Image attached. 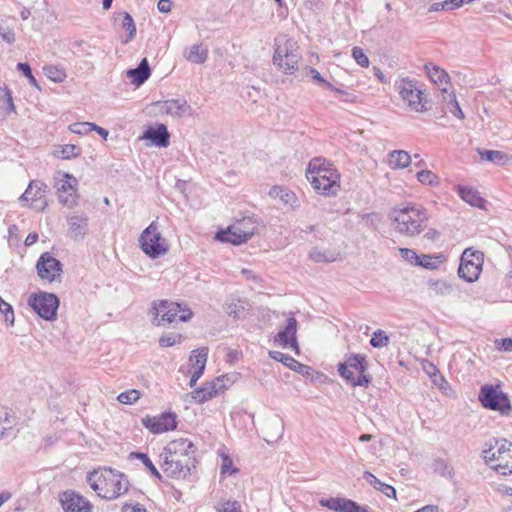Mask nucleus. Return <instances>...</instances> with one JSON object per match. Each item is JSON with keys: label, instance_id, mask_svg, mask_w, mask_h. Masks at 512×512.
Instances as JSON below:
<instances>
[{"label": "nucleus", "instance_id": "38", "mask_svg": "<svg viewBox=\"0 0 512 512\" xmlns=\"http://www.w3.org/2000/svg\"><path fill=\"white\" fill-rule=\"evenodd\" d=\"M81 148L74 144L60 145L54 150V156L61 159H72L81 155Z\"/></svg>", "mask_w": 512, "mask_h": 512}, {"label": "nucleus", "instance_id": "20", "mask_svg": "<svg viewBox=\"0 0 512 512\" xmlns=\"http://www.w3.org/2000/svg\"><path fill=\"white\" fill-rule=\"evenodd\" d=\"M319 504L334 512H370L367 507L361 506L353 500L340 497L322 498L319 500Z\"/></svg>", "mask_w": 512, "mask_h": 512}, {"label": "nucleus", "instance_id": "23", "mask_svg": "<svg viewBox=\"0 0 512 512\" xmlns=\"http://www.w3.org/2000/svg\"><path fill=\"white\" fill-rule=\"evenodd\" d=\"M264 440L267 443H276L284 434V421L279 415H274L265 420L262 428Z\"/></svg>", "mask_w": 512, "mask_h": 512}, {"label": "nucleus", "instance_id": "14", "mask_svg": "<svg viewBox=\"0 0 512 512\" xmlns=\"http://www.w3.org/2000/svg\"><path fill=\"white\" fill-rule=\"evenodd\" d=\"M55 188L59 202L68 208H72L77 204V179L69 173H57Z\"/></svg>", "mask_w": 512, "mask_h": 512}, {"label": "nucleus", "instance_id": "2", "mask_svg": "<svg viewBox=\"0 0 512 512\" xmlns=\"http://www.w3.org/2000/svg\"><path fill=\"white\" fill-rule=\"evenodd\" d=\"M389 218L396 232L414 237L426 229L428 214L422 206L407 203L394 207L389 213Z\"/></svg>", "mask_w": 512, "mask_h": 512}, {"label": "nucleus", "instance_id": "57", "mask_svg": "<svg viewBox=\"0 0 512 512\" xmlns=\"http://www.w3.org/2000/svg\"><path fill=\"white\" fill-rule=\"evenodd\" d=\"M399 253L404 260L415 266L417 265L419 255L414 250L409 248H400Z\"/></svg>", "mask_w": 512, "mask_h": 512}, {"label": "nucleus", "instance_id": "59", "mask_svg": "<svg viewBox=\"0 0 512 512\" xmlns=\"http://www.w3.org/2000/svg\"><path fill=\"white\" fill-rule=\"evenodd\" d=\"M238 472L236 467H233V462L228 456H224L221 465V474H235Z\"/></svg>", "mask_w": 512, "mask_h": 512}, {"label": "nucleus", "instance_id": "54", "mask_svg": "<svg viewBox=\"0 0 512 512\" xmlns=\"http://www.w3.org/2000/svg\"><path fill=\"white\" fill-rule=\"evenodd\" d=\"M352 57L354 58L356 63L359 64L361 67L369 66L370 61L362 48L354 47L352 49Z\"/></svg>", "mask_w": 512, "mask_h": 512}, {"label": "nucleus", "instance_id": "12", "mask_svg": "<svg viewBox=\"0 0 512 512\" xmlns=\"http://www.w3.org/2000/svg\"><path fill=\"white\" fill-rule=\"evenodd\" d=\"M59 298L48 292L33 293L28 298V305L44 320L53 321L57 317Z\"/></svg>", "mask_w": 512, "mask_h": 512}, {"label": "nucleus", "instance_id": "1", "mask_svg": "<svg viewBox=\"0 0 512 512\" xmlns=\"http://www.w3.org/2000/svg\"><path fill=\"white\" fill-rule=\"evenodd\" d=\"M197 447L186 438L170 441L160 454L159 465L163 473L172 479H186L195 468Z\"/></svg>", "mask_w": 512, "mask_h": 512}, {"label": "nucleus", "instance_id": "22", "mask_svg": "<svg viewBox=\"0 0 512 512\" xmlns=\"http://www.w3.org/2000/svg\"><path fill=\"white\" fill-rule=\"evenodd\" d=\"M297 320L294 317H289L286 325L275 336L274 341L283 348L291 347L298 351V343L296 339Z\"/></svg>", "mask_w": 512, "mask_h": 512}, {"label": "nucleus", "instance_id": "56", "mask_svg": "<svg viewBox=\"0 0 512 512\" xmlns=\"http://www.w3.org/2000/svg\"><path fill=\"white\" fill-rule=\"evenodd\" d=\"M279 196H280V199L287 205H290L291 207H296L297 206V197L296 195L289 191V190H286V189H282L280 188L279 189Z\"/></svg>", "mask_w": 512, "mask_h": 512}, {"label": "nucleus", "instance_id": "29", "mask_svg": "<svg viewBox=\"0 0 512 512\" xmlns=\"http://www.w3.org/2000/svg\"><path fill=\"white\" fill-rule=\"evenodd\" d=\"M248 306L249 304L245 299L231 298L225 303L224 310L229 316L239 319L244 316L245 312L248 310Z\"/></svg>", "mask_w": 512, "mask_h": 512}, {"label": "nucleus", "instance_id": "63", "mask_svg": "<svg viewBox=\"0 0 512 512\" xmlns=\"http://www.w3.org/2000/svg\"><path fill=\"white\" fill-rule=\"evenodd\" d=\"M433 383L439 387L440 390H446L449 386L446 379L439 373H434Z\"/></svg>", "mask_w": 512, "mask_h": 512}, {"label": "nucleus", "instance_id": "50", "mask_svg": "<svg viewBox=\"0 0 512 512\" xmlns=\"http://www.w3.org/2000/svg\"><path fill=\"white\" fill-rule=\"evenodd\" d=\"M182 340V335L177 333H169L159 338V345L161 347H171Z\"/></svg>", "mask_w": 512, "mask_h": 512}, {"label": "nucleus", "instance_id": "25", "mask_svg": "<svg viewBox=\"0 0 512 512\" xmlns=\"http://www.w3.org/2000/svg\"><path fill=\"white\" fill-rule=\"evenodd\" d=\"M69 226V236L74 241L85 237L88 227V217L86 215H72L67 219Z\"/></svg>", "mask_w": 512, "mask_h": 512}, {"label": "nucleus", "instance_id": "8", "mask_svg": "<svg viewBox=\"0 0 512 512\" xmlns=\"http://www.w3.org/2000/svg\"><path fill=\"white\" fill-rule=\"evenodd\" d=\"M258 221L253 216H245L236 220L226 230L216 233V239L221 242L239 245L247 242L258 232Z\"/></svg>", "mask_w": 512, "mask_h": 512}, {"label": "nucleus", "instance_id": "51", "mask_svg": "<svg viewBox=\"0 0 512 512\" xmlns=\"http://www.w3.org/2000/svg\"><path fill=\"white\" fill-rule=\"evenodd\" d=\"M212 386L216 388L218 395L224 392L229 385L231 384V380L228 375H222L216 377L213 381L210 382Z\"/></svg>", "mask_w": 512, "mask_h": 512}, {"label": "nucleus", "instance_id": "21", "mask_svg": "<svg viewBox=\"0 0 512 512\" xmlns=\"http://www.w3.org/2000/svg\"><path fill=\"white\" fill-rule=\"evenodd\" d=\"M154 105L162 114H167L176 118L190 115L191 106L184 99H170L166 101H157Z\"/></svg>", "mask_w": 512, "mask_h": 512}, {"label": "nucleus", "instance_id": "58", "mask_svg": "<svg viewBox=\"0 0 512 512\" xmlns=\"http://www.w3.org/2000/svg\"><path fill=\"white\" fill-rule=\"evenodd\" d=\"M69 129L72 133L84 135L91 131V123L90 122L74 123L69 126Z\"/></svg>", "mask_w": 512, "mask_h": 512}, {"label": "nucleus", "instance_id": "47", "mask_svg": "<svg viewBox=\"0 0 512 512\" xmlns=\"http://www.w3.org/2000/svg\"><path fill=\"white\" fill-rule=\"evenodd\" d=\"M416 176L418 181L425 185L433 186L438 183L437 175L430 170H421Z\"/></svg>", "mask_w": 512, "mask_h": 512}, {"label": "nucleus", "instance_id": "41", "mask_svg": "<svg viewBox=\"0 0 512 512\" xmlns=\"http://www.w3.org/2000/svg\"><path fill=\"white\" fill-rule=\"evenodd\" d=\"M428 286L434 295L447 296L452 293V286L444 280H429Z\"/></svg>", "mask_w": 512, "mask_h": 512}, {"label": "nucleus", "instance_id": "17", "mask_svg": "<svg viewBox=\"0 0 512 512\" xmlns=\"http://www.w3.org/2000/svg\"><path fill=\"white\" fill-rule=\"evenodd\" d=\"M142 424L153 434H161L174 430L177 427L176 415L171 412H164L159 416H146Z\"/></svg>", "mask_w": 512, "mask_h": 512}, {"label": "nucleus", "instance_id": "39", "mask_svg": "<svg viewBox=\"0 0 512 512\" xmlns=\"http://www.w3.org/2000/svg\"><path fill=\"white\" fill-rule=\"evenodd\" d=\"M130 459H138L140 460L143 465L151 472V474L156 477L158 480L163 481L162 474L158 471V469L155 467L153 462L150 460L148 455L143 452H131L129 454Z\"/></svg>", "mask_w": 512, "mask_h": 512}, {"label": "nucleus", "instance_id": "32", "mask_svg": "<svg viewBox=\"0 0 512 512\" xmlns=\"http://www.w3.org/2000/svg\"><path fill=\"white\" fill-rule=\"evenodd\" d=\"M424 69H425L427 75L429 76V78L438 86H441L443 84H445V85L448 84L449 75L441 67H439L433 63H427L424 65Z\"/></svg>", "mask_w": 512, "mask_h": 512}, {"label": "nucleus", "instance_id": "60", "mask_svg": "<svg viewBox=\"0 0 512 512\" xmlns=\"http://www.w3.org/2000/svg\"><path fill=\"white\" fill-rule=\"evenodd\" d=\"M496 348L504 352H512V338H502L495 340Z\"/></svg>", "mask_w": 512, "mask_h": 512}, {"label": "nucleus", "instance_id": "11", "mask_svg": "<svg viewBox=\"0 0 512 512\" xmlns=\"http://www.w3.org/2000/svg\"><path fill=\"white\" fill-rule=\"evenodd\" d=\"M484 263V254L481 251L467 248L463 251L458 267V276L468 283L479 279Z\"/></svg>", "mask_w": 512, "mask_h": 512}, {"label": "nucleus", "instance_id": "19", "mask_svg": "<svg viewBox=\"0 0 512 512\" xmlns=\"http://www.w3.org/2000/svg\"><path fill=\"white\" fill-rule=\"evenodd\" d=\"M60 503L64 512H91L92 504L80 494L68 490L60 495Z\"/></svg>", "mask_w": 512, "mask_h": 512}, {"label": "nucleus", "instance_id": "64", "mask_svg": "<svg viewBox=\"0 0 512 512\" xmlns=\"http://www.w3.org/2000/svg\"><path fill=\"white\" fill-rule=\"evenodd\" d=\"M4 102H5V109H6V112L9 114L11 112H15V105H14V102H13V98H12V95H11V92L9 90L6 91L5 93V99H4Z\"/></svg>", "mask_w": 512, "mask_h": 512}, {"label": "nucleus", "instance_id": "48", "mask_svg": "<svg viewBox=\"0 0 512 512\" xmlns=\"http://www.w3.org/2000/svg\"><path fill=\"white\" fill-rule=\"evenodd\" d=\"M217 512H242L241 505L238 501H222L215 506Z\"/></svg>", "mask_w": 512, "mask_h": 512}, {"label": "nucleus", "instance_id": "34", "mask_svg": "<svg viewBox=\"0 0 512 512\" xmlns=\"http://www.w3.org/2000/svg\"><path fill=\"white\" fill-rule=\"evenodd\" d=\"M443 94V101L447 103L449 111L457 118L463 119L464 113L460 108V105L456 99V95L453 91H448L446 87L441 88Z\"/></svg>", "mask_w": 512, "mask_h": 512}, {"label": "nucleus", "instance_id": "27", "mask_svg": "<svg viewBox=\"0 0 512 512\" xmlns=\"http://www.w3.org/2000/svg\"><path fill=\"white\" fill-rule=\"evenodd\" d=\"M126 73L132 84L136 86L144 84L151 75L148 60L143 58L136 68L129 69Z\"/></svg>", "mask_w": 512, "mask_h": 512}, {"label": "nucleus", "instance_id": "18", "mask_svg": "<svg viewBox=\"0 0 512 512\" xmlns=\"http://www.w3.org/2000/svg\"><path fill=\"white\" fill-rule=\"evenodd\" d=\"M36 269L38 276L41 279L53 282L57 277L60 276V272L62 271V264L49 252H45L38 259Z\"/></svg>", "mask_w": 512, "mask_h": 512}, {"label": "nucleus", "instance_id": "5", "mask_svg": "<svg viewBox=\"0 0 512 512\" xmlns=\"http://www.w3.org/2000/svg\"><path fill=\"white\" fill-rule=\"evenodd\" d=\"M315 165L316 161H310L306 178L314 190L325 196H335L340 188V173L334 166H328V170H320Z\"/></svg>", "mask_w": 512, "mask_h": 512}, {"label": "nucleus", "instance_id": "7", "mask_svg": "<svg viewBox=\"0 0 512 512\" xmlns=\"http://www.w3.org/2000/svg\"><path fill=\"white\" fill-rule=\"evenodd\" d=\"M367 369L366 356L361 354H350L344 362L338 364L339 375L353 386L367 387L371 383L372 378L366 373Z\"/></svg>", "mask_w": 512, "mask_h": 512}, {"label": "nucleus", "instance_id": "35", "mask_svg": "<svg viewBox=\"0 0 512 512\" xmlns=\"http://www.w3.org/2000/svg\"><path fill=\"white\" fill-rule=\"evenodd\" d=\"M411 156L404 150H394L389 154V165L393 169H402L409 166Z\"/></svg>", "mask_w": 512, "mask_h": 512}, {"label": "nucleus", "instance_id": "16", "mask_svg": "<svg viewBox=\"0 0 512 512\" xmlns=\"http://www.w3.org/2000/svg\"><path fill=\"white\" fill-rule=\"evenodd\" d=\"M397 89L402 99L408 102L411 109L416 112H424L428 110V107L426 106L427 102L423 99L422 91L415 86L413 81L403 79L397 85Z\"/></svg>", "mask_w": 512, "mask_h": 512}, {"label": "nucleus", "instance_id": "30", "mask_svg": "<svg viewBox=\"0 0 512 512\" xmlns=\"http://www.w3.org/2000/svg\"><path fill=\"white\" fill-rule=\"evenodd\" d=\"M363 478L370 485H372L376 490L381 491L387 497H389V498H395L396 497V489L393 486L380 481L371 472L365 471L364 474H363Z\"/></svg>", "mask_w": 512, "mask_h": 512}, {"label": "nucleus", "instance_id": "3", "mask_svg": "<svg viewBox=\"0 0 512 512\" xmlns=\"http://www.w3.org/2000/svg\"><path fill=\"white\" fill-rule=\"evenodd\" d=\"M87 482L99 497L106 500L116 499L128 490V482L123 479V474L116 473L112 468L90 472Z\"/></svg>", "mask_w": 512, "mask_h": 512}, {"label": "nucleus", "instance_id": "62", "mask_svg": "<svg viewBox=\"0 0 512 512\" xmlns=\"http://www.w3.org/2000/svg\"><path fill=\"white\" fill-rule=\"evenodd\" d=\"M11 429V421L8 420L6 415L0 413V439L4 436L7 430Z\"/></svg>", "mask_w": 512, "mask_h": 512}, {"label": "nucleus", "instance_id": "49", "mask_svg": "<svg viewBox=\"0 0 512 512\" xmlns=\"http://www.w3.org/2000/svg\"><path fill=\"white\" fill-rule=\"evenodd\" d=\"M140 398V392L136 389L127 390L118 395L117 399L122 404H133Z\"/></svg>", "mask_w": 512, "mask_h": 512}, {"label": "nucleus", "instance_id": "26", "mask_svg": "<svg viewBox=\"0 0 512 512\" xmlns=\"http://www.w3.org/2000/svg\"><path fill=\"white\" fill-rule=\"evenodd\" d=\"M269 356L272 359L283 363L285 366H287L293 371H296L299 374H309L310 367L300 363L290 355L284 354L280 351H270Z\"/></svg>", "mask_w": 512, "mask_h": 512}, {"label": "nucleus", "instance_id": "61", "mask_svg": "<svg viewBox=\"0 0 512 512\" xmlns=\"http://www.w3.org/2000/svg\"><path fill=\"white\" fill-rule=\"evenodd\" d=\"M121 512H147L146 508L140 504H124L121 508Z\"/></svg>", "mask_w": 512, "mask_h": 512}, {"label": "nucleus", "instance_id": "13", "mask_svg": "<svg viewBox=\"0 0 512 512\" xmlns=\"http://www.w3.org/2000/svg\"><path fill=\"white\" fill-rule=\"evenodd\" d=\"M293 45L290 41H286L283 45L275 47L273 55V64L276 65L285 74H294L298 69V63L301 58L297 50L292 49Z\"/></svg>", "mask_w": 512, "mask_h": 512}, {"label": "nucleus", "instance_id": "36", "mask_svg": "<svg viewBox=\"0 0 512 512\" xmlns=\"http://www.w3.org/2000/svg\"><path fill=\"white\" fill-rule=\"evenodd\" d=\"M186 59L194 64H202L208 58V49L202 44H194L185 55Z\"/></svg>", "mask_w": 512, "mask_h": 512}, {"label": "nucleus", "instance_id": "28", "mask_svg": "<svg viewBox=\"0 0 512 512\" xmlns=\"http://www.w3.org/2000/svg\"><path fill=\"white\" fill-rule=\"evenodd\" d=\"M457 192L461 199L471 206L477 208L484 207L485 200L480 196V193L477 190L471 187L459 185L457 186Z\"/></svg>", "mask_w": 512, "mask_h": 512}, {"label": "nucleus", "instance_id": "37", "mask_svg": "<svg viewBox=\"0 0 512 512\" xmlns=\"http://www.w3.org/2000/svg\"><path fill=\"white\" fill-rule=\"evenodd\" d=\"M218 395L216 388L212 384L206 383L200 388L195 389L192 392V397L199 403L208 401Z\"/></svg>", "mask_w": 512, "mask_h": 512}, {"label": "nucleus", "instance_id": "42", "mask_svg": "<svg viewBox=\"0 0 512 512\" xmlns=\"http://www.w3.org/2000/svg\"><path fill=\"white\" fill-rule=\"evenodd\" d=\"M444 261L442 255H421L416 266L426 269H437Z\"/></svg>", "mask_w": 512, "mask_h": 512}, {"label": "nucleus", "instance_id": "45", "mask_svg": "<svg viewBox=\"0 0 512 512\" xmlns=\"http://www.w3.org/2000/svg\"><path fill=\"white\" fill-rule=\"evenodd\" d=\"M388 344H389V337L386 334V332L381 329L376 330L370 339V345L373 348L385 347Z\"/></svg>", "mask_w": 512, "mask_h": 512}, {"label": "nucleus", "instance_id": "33", "mask_svg": "<svg viewBox=\"0 0 512 512\" xmlns=\"http://www.w3.org/2000/svg\"><path fill=\"white\" fill-rule=\"evenodd\" d=\"M479 156L482 160L492 162L494 164L503 166L507 164L511 157L505 152L498 150H478Z\"/></svg>", "mask_w": 512, "mask_h": 512}, {"label": "nucleus", "instance_id": "40", "mask_svg": "<svg viewBox=\"0 0 512 512\" xmlns=\"http://www.w3.org/2000/svg\"><path fill=\"white\" fill-rule=\"evenodd\" d=\"M208 357V348L201 347L192 351L190 356L191 369H197L201 367V369H205L206 362Z\"/></svg>", "mask_w": 512, "mask_h": 512}, {"label": "nucleus", "instance_id": "44", "mask_svg": "<svg viewBox=\"0 0 512 512\" xmlns=\"http://www.w3.org/2000/svg\"><path fill=\"white\" fill-rule=\"evenodd\" d=\"M122 27L127 31V39L124 43L130 42L136 35V25L132 16L128 12H123Z\"/></svg>", "mask_w": 512, "mask_h": 512}, {"label": "nucleus", "instance_id": "46", "mask_svg": "<svg viewBox=\"0 0 512 512\" xmlns=\"http://www.w3.org/2000/svg\"><path fill=\"white\" fill-rule=\"evenodd\" d=\"M432 468L435 473L441 476L452 477L453 475L452 468H450L447 462L442 458L435 459L432 464Z\"/></svg>", "mask_w": 512, "mask_h": 512}, {"label": "nucleus", "instance_id": "55", "mask_svg": "<svg viewBox=\"0 0 512 512\" xmlns=\"http://www.w3.org/2000/svg\"><path fill=\"white\" fill-rule=\"evenodd\" d=\"M307 75L312 78V80L317 83L318 85H323L326 88H332V84L328 81H326L321 74L313 67H307Z\"/></svg>", "mask_w": 512, "mask_h": 512}, {"label": "nucleus", "instance_id": "52", "mask_svg": "<svg viewBox=\"0 0 512 512\" xmlns=\"http://www.w3.org/2000/svg\"><path fill=\"white\" fill-rule=\"evenodd\" d=\"M17 70L21 72L25 77H27L29 83L32 86L39 87L36 78L32 74V69L28 63H18L17 64Z\"/></svg>", "mask_w": 512, "mask_h": 512}, {"label": "nucleus", "instance_id": "53", "mask_svg": "<svg viewBox=\"0 0 512 512\" xmlns=\"http://www.w3.org/2000/svg\"><path fill=\"white\" fill-rule=\"evenodd\" d=\"M0 37L8 44L15 41V33L13 29L0 20Z\"/></svg>", "mask_w": 512, "mask_h": 512}, {"label": "nucleus", "instance_id": "9", "mask_svg": "<svg viewBox=\"0 0 512 512\" xmlns=\"http://www.w3.org/2000/svg\"><path fill=\"white\" fill-rule=\"evenodd\" d=\"M478 399L484 408L498 411L502 415H509L512 411L508 396L500 390L498 385H483L480 388Z\"/></svg>", "mask_w": 512, "mask_h": 512}, {"label": "nucleus", "instance_id": "31", "mask_svg": "<svg viewBox=\"0 0 512 512\" xmlns=\"http://www.w3.org/2000/svg\"><path fill=\"white\" fill-rule=\"evenodd\" d=\"M337 253L331 249H324L318 246L309 251V259L315 263H331L336 261Z\"/></svg>", "mask_w": 512, "mask_h": 512}, {"label": "nucleus", "instance_id": "15", "mask_svg": "<svg viewBox=\"0 0 512 512\" xmlns=\"http://www.w3.org/2000/svg\"><path fill=\"white\" fill-rule=\"evenodd\" d=\"M48 186L42 182L33 180L29 183L25 192L20 196L19 200L24 206L43 211L47 206L46 192Z\"/></svg>", "mask_w": 512, "mask_h": 512}, {"label": "nucleus", "instance_id": "43", "mask_svg": "<svg viewBox=\"0 0 512 512\" xmlns=\"http://www.w3.org/2000/svg\"><path fill=\"white\" fill-rule=\"evenodd\" d=\"M43 70L46 77L56 83L63 82L67 76L65 70L58 66L48 65Z\"/></svg>", "mask_w": 512, "mask_h": 512}, {"label": "nucleus", "instance_id": "10", "mask_svg": "<svg viewBox=\"0 0 512 512\" xmlns=\"http://www.w3.org/2000/svg\"><path fill=\"white\" fill-rule=\"evenodd\" d=\"M139 244L142 251L152 259L158 258L168 251L166 240L162 237L155 222L142 231Z\"/></svg>", "mask_w": 512, "mask_h": 512}, {"label": "nucleus", "instance_id": "24", "mask_svg": "<svg viewBox=\"0 0 512 512\" xmlns=\"http://www.w3.org/2000/svg\"><path fill=\"white\" fill-rule=\"evenodd\" d=\"M143 138L157 147L165 148L169 145L170 134L166 125L158 124L156 127H148L144 131Z\"/></svg>", "mask_w": 512, "mask_h": 512}, {"label": "nucleus", "instance_id": "6", "mask_svg": "<svg viewBox=\"0 0 512 512\" xmlns=\"http://www.w3.org/2000/svg\"><path fill=\"white\" fill-rule=\"evenodd\" d=\"M485 462L502 475L512 474V442L506 439H493L489 448L484 449Z\"/></svg>", "mask_w": 512, "mask_h": 512}, {"label": "nucleus", "instance_id": "4", "mask_svg": "<svg viewBox=\"0 0 512 512\" xmlns=\"http://www.w3.org/2000/svg\"><path fill=\"white\" fill-rule=\"evenodd\" d=\"M153 319L155 326H165L177 322H187L192 316V310L184 303L159 300L152 302Z\"/></svg>", "mask_w": 512, "mask_h": 512}]
</instances>
